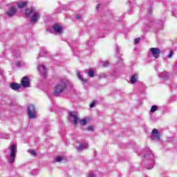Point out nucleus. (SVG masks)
<instances>
[{
	"label": "nucleus",
	"instance_id": "f257e3e1",
	"mask_svg": "<svg viewBox=\"0 0 177 177\" xmlns=\"http://www.w3.org/2000/svg\"><path fill=\"white\" fill-rule=\"evenodd\" d=\"M25 15L28 17H30L31 15H32L30 18L31 23H37V21H38V19H39V12L35 10V9H26Z\"/></svg>",
	"mask_w": 177,
	"mask_h": 177
},
{
	"label": "nucleus",
	"instance_id": "f03ea898",
	"mask_svg": "<svg viewBox=\"0 0 177 177\" xmlns=\"http://www.w3.org/2000/svg\"><path fill=\"white\" fill-rule=\"evenodd\" d=\"M66 89V83L64 82H62L61 83L58 84L57 86L54 88V95L55 96H60L63 92H64Z\"/></svg>",
	"mask_w": 177,
	"mask_h": 177
},
{
	"label": "nucleus",
	"instance_id": "7ed1b4c3",
	"mask_svg": "<svg viewBox=\"0 0 177 177\" xmlns=\"http://www.w3.org/2000/svg\"><path fill=\"white\" fill-rule=\"evenodd\" d=\"M10 158L8 159V161L10 164H13L15 162V159L16 158V145L14 144L12 145L10 147Z\"/></svg>",
	"mask_w": 177,
	"mask_h": 177
},
{
	"label": "nucleus",
	"instance_id": "20e7f679",
	"mask_svg": "<svg viewBox=\"0 0 177 177\" xmlns=\"http://www.w3.org/2000/svg\"><path fill=\"white\" fill-rule=\"evenodd\" d=\"M28 114L29 115V118H35L37 112L35 111V107L34 105L30 104L28 106Z\"/></svg>",
	"mask_w": 177,
	"mask_h": 177
},
{
	"label": "nucleus",
	"instance_id": "39448f33",
	"mask_svg": "<svg viewBox=\"0 0 177 177\" xmlns=\"http://www.w3.org/2000/svg\"><path fill=\"white\" fill-rule=\"evenodd\" d=\"M69 115L71 119L73 120L75 125H77L78 122H80V118H78V115L75 112H70Z\"/></svg>",
	"mask_w": 177,
	"mask_h": 177
},
{
	"label": "nucleus",
	"instance_id": "423d86ee",
	"mask_svg": "<svg viewBox=\"0 0 177 177\" xmlns=\"http://www.w3.org/2000/svg\"><path fill=\"white\" fill-rule=\"evenodd\" d=\"M152 140H158L160 139V133L157 129H153L151 136Z\"/></svg>",
	"mask_w": 177,
	"mask_h": 177
},
{
	"label": "nucleus",
	"instance_id": "0eeeda50",
	"mask_svg": "<svg viewBox=\"0 0 177 177\" xmlns=\"http://www.w3.org/2000/svg\"><path fill=\"white\" fill-rule=\"evenodd\" d=\"M21 85L24 88H30V78L27 76L24 77L21 80Z\"/></svg>",
	"mask_w": 177,
	"mask_h": 177
},
{
	"label": "nucleus",
	"instance_id": "6e6552de",
	"mask_svg": "<svg viewBox=\"0 0 177 177\" xmlns=\"http://www.w3.org/2000/svg\"><path fill=\"white\" fill-rule=\"evenodd\" d=\"M150 50L156 59H158V57L160 56V53H161V50H160V49L158 48H151Z\"/></svg>",
	"mask_w": 177,
	"mask_h": 177
},
{
	"label": "nucleus",
	"instance_id": "1a4fd4ad",
	"mask_svg": "<svg viewBox=\"0 0 177 177\" xmlns=\"http://www.w3.org/2000/svg\"><path fill=\"white\" fill-rule=\"evenodd\" d=\"M21 88V84L17 83H11L10 84V88L13 89L14 91H17Z\"/></svg>",
	"mask_w": 177,
	"mask_h": 177
},
{
	"label": "nucleus",
	"instance_id": "9d476101",
	"mask_svg": "<svg viewBox=\"0 0 177 177\" xmlns=\"http://www.w3.org/2000/svg\"><path fill=\"white\" fill-rule=\"evenodd\" d=\"M38 70L41 74L43 75H46V68L44 65H39Z\"/></svg>",
	"mask_w": 177,
	"mask_h": 177
},
{
	"label": "nucleus",
	"instance_id": "9b49d317",
	"mask_svg": "<svg viewBox=\"0 0 177 177\" xmlns=\"http://www.w3.org/2000/svg\"><path fill=\"white\" fill-rule=\"evenodd\" d=\"M7 15L10 16V17L15 16V15H16V9L13 7H11L7 12Z\"/></svg>",
	"mask_w": 177,
	"mask_h": 177
},
{
	"label": "nucleus",
	"instance_id": "f8f14e48",
	"mask_svg": "<svg viewBox=\"0 0 177 177\" xmlns=\"http://www.w3.org/2000/svg\"><path fill=\"white\" fill-rule=\"evenodd\" d=\"M53 30L55 31V32L60 34L63 30V28L59 25H54Z\"/></svg>",
	"mask_w": 177,
	"mask_h": 177
},
{
	"label": "nucleus",
	"instance_id": "ddd939ff",
	"mask_svg": "<svg viewBox=\"0 0 177 177\" xmlns=\"http://www.w3.org/2000/svg\"><path fill=\"white\" fill-rule=\"evenodd\" d=\"M85 149H88V144L87 143H83L81 144L78 147L77 150H84Z\"/></svg>",
	"mask_w": 177,
	"mask_h": 177
},
{
	"label": "nucleus",
	"instance_id": "4468645a",
	"mask_svg": "<svg viewBox=\"0 0 177 177\" xmlns=\"http://www.w3.org/2000/svg\"><path fill=\"white\" fill-rule=\"evenodd\" d=\"M138 82V74H134L132 77H131V84H135Z\"/></svg>",
	"mask_w": 177,
	"mask_h": 177
},
{
	"label": "nucleus",
	"instance_id": "2eb2a0df",
	"mask_svg": "<svg viewBox=\"0 0 177 177\" xmlns=\"http://www.w3.org/2000/svg\"><path fill=\"white\" fill-rule=\"evenodd\" d=\"M28 2L27 1H21L20 3H18V8H24V6H26V5H28Z\"/></svg>",
	"mask_w": 177,
	"mask_h": 177
},
{
	"label": "nucleus",
	"instance_id": "dca6fc26",
	"mask_svg": "<svg viewBox=\"0 0 177 177\" xmlns=\"http://www.w3.org/2000/svg\"><path fill=\"white\" fill-rule=\"evenodd\" d=\"M88 76L93 78V77H95V72L93 71V69H89L88 72Z\"/></svg>",
	"mask_w": 177,
	"mask_h": 177
},
{
	"label": "nucleus",
	"instance_id": "f3484780",
	"mask_svg": "<svg viewBox=\"0 0 177 177\" xmlns=\"http://www.w3.org/2000/svg\"><path fill=\"white\" fill-rule=\"evenodd\" d=\"M80 124L82 125H86L88 123V120L86 119H83L82 120H80Z\"/></svg>",
	"mask_w": 177,
	"mask_h": 177
},
{
	"label": "nucleus",
	"instance_id": "a211bd4d",
	"mask_svg": "<svg viewBox=\"0 0 177 177\" xmlns=\"http://www.w3.org/2000/svg\"><path fill=\"white\" fill-rule=\"evenodd\" d=\"M158 106L156 105H153L151 106V113H154V111H157Z\"/></svg>",
	"mask_w": 177,
	"mask_h": 177
},
{
	"label": "nucleus",
	"instance_id": "6ab92c4d",
	"mask_svg": "<svg viewBox=\"0 0 177 177\" xmlns=\"http://www.w3.org/2000/svg\"><path fill=\"white\" fill-rule=\"evenodd\" d=\"M77 77H78L79 80H80L81 81H83V82H86V80L82 78V76H81L80 73H77Z\"/></svg>",
	"mask_w": 177,
	"mask_h": 177
},
{
	"label": "nucleus",
	"instance_id": "aec40b11",
	"mask_svg": "<svg viewBox=\"0 0 177 177\" xmlns=\"http://www.w3.org/2000/svg\"><path fill=\"white\" fill-rule=\"evenodd\" d=\"M29 153L30 154H32V156H35L37 153H35V151L32 150V149H30L28 150Z\"/></svg>",
	"mask_w": 177,
	"mask_h": 177
},
{
	"label": "nucleus",
	"instance_id": "412c9836",
	"mask_svg": "<svg viewBox=\"0 0 177 177\" xmlns=\"http://www.w3.org/2000/svg\"><path fill=\"white\" fill-rule=\"evenodd\" d=\"M109 64V62H102L103 67H107Z\"/></svg>",
	"mask_w": 177,
	"mask_h": 177
},
{
	"label": "nucleus",
	"instance_id": "4be33fe9",
	"mask_svg": "<svg viewBox=\"0 0 177 177\" xmlns=\"http://www.w3.org/2000/svg\"><path fill=\"white\" fill-rule=\"evenodd\" d=\"M62 160V157L58 156L56 158L55 161L56 162H60V161Z\"/></svg>",
	"mask_w": 177,
	"mask_h": 177
},
{
	"label": "nucleus",
	"instance_id": "5701e85b",
	"mask_svg": "<svg viewBox=\"0 0 177 177\" xmlns=\"http://www.w3.org/2000/svg\"><path fill=\"white\" fill-rule=\"evenodd\" d=\"M95 104H96V102L93 101V102L91 103L90 107H95Z\"/></svg>",
	"mask_w": 177,
	"mask_h": 177
},
{
	"label": "nucleus",
	"instance_id": "b1692460",
	"mask_svg": "<svg viewBox=\"0 0 177 177\" xmlns=\"http://www.w3.org/2000/svg\"><path fill=\"white\" fill-rule=\"evenodd\" d=\"M138 42H140V38L138 37L135 39V44H138Z\"/></svg>",
	"mask_w": 177,
	"mask_h": 177
},
{
	"label": "nucleus",
	"instance_id": "393cba45",
	"mask_svg": "<svg viewBox=\"0 0 177 177\" xmlns=\"http://www.w3.org/2000/svg\"><path fill=\"white\" fill-rule=\"evenodd\" d=\"M88 131H93V126H89L88 127Z\"/></svg>",
	"mask_w": 177,
	"mask_h": 177
},
{
	"label": "nucleus",
	"instance_id": "a878e982",
	"mask_svg": "<svg viewBox=\"0 0 177 177\" xmlns=\"http://www.w3.org/2000/svg\"><path fill=\"white\" fill-rule=\"evenodd\" d=\"M173 55H174V52L173 51H170V53L169 55V57H172Z\"/></svg>",
	"mask_w": 177,
	"mask_h": 177
},
{
	"label": "nucleus",
	"instance_id": "bb28decb",
	"mask_svg": "<svg viewBox=\"0 0 177 177\" xmlns=\"http://www.w3.org/2000/svg\"><path fill=\"white\" fill-rule=\"evenodd\" d=\"M75 17L77 20H80V19H81V15H77Z\"/></svg>",
	"mask_w": 177,
	"mask_h": 177
},
{
	"label": "nucleus",
	"instance_id": "cd10ccee",
	"mask_svg": "<svg viewBox=\"0 0 177 177\" xmlns=\"http://www.w3.org/2000/svg\"><path fill=\"white\" fill-rule=\"evenodd\" d=\"M88 177H93V173H90L88 174Z\"/></svg>",
	"mask_w": 177,
	"mask_h": 177
},
{
	"label": "nucleus",
	"instance_id": "c85d7f7f",
	"mask_svg": "<svg viewBox=\"0 0 177 177\" xmlns=\"http://www.w3.org/2000/svg\"><path fill=\"white\" fill-rule=\"evenodd\" d=\"M100 78H102V77H106V75H104V74H101V75H100Z\"/></svg>",
	"mask_w": 177,
	"mask_h": 177
},
{
	"label": "nucleus",
	"instance_id": "c756f323",
	"mask_svg": "<svg viewBox=\"0 0 177 177\" xmlns=\"http://www.w3.org/2000/svg\"><path fill=\"white\" fill-rule=\"evenodd\" d=\"M20 62H17V64H16V66H20Z\"/></svg>",
	"mask_w": 177,
	"mask_h": 177
},
{
	"label": "nucleus",
	"instance_id": "7c9ffc66",
	"mask_svg": "<svg viewBox=\"0 0 177 177\" xmlns=\"http://www.w3.org/2000/svg\"><path fill=\"white\" fill-rule=\"evenodd\" d=\"M99 8H100V4H99V5L97 6V9H99Z\"/></svg>",
	"mask_w": 177,
	"mask_h": 177
}]
</instances>
